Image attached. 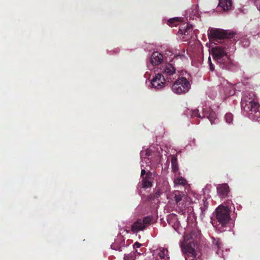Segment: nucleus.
Listing matches in <instances>:
<instances>
[{
    "instance_id": "f257e3e1",
    "label": "nucleus",
    "mask_w": 260,
    "mask_h": 260,
    "mask_svg": "<svg viewBox=\"0 0 260 260\" xmlns=\"http://www.w3.org/2000/svg\"><path fill=\"white\" fill-rule=\"evenodd\" d=\"M160 70L161 73L156 74L151 80L152 86L156 89H161L166 82H172L178 76L176 69L172 63H166L161 67Z\"/></svg>"
},
{
    "instance_id": "f03ea898",
    "label": "nucleus",
    "mask_w": 260,
    "mask_h": 260,
    "mask_svg": "<svg viewBox=\"0 0 260 260\" xmlns=\"http://www.w3.org/2000/svg\"><path fill=\"white\" fill-rule=\"evenodd\" d=\"M241 106L242 109L247 112H249V117L250 118L255 120H258L260 118V112L258 109L259 104L256 99L255 96L253 92L246 93L243 96Z\"/></svg>"
},
{
    "instance_id": "7ed1b4c3",
    "label": "nucleus",
    "mask_w": 260,
    "mask_h": 260,
    "mask_svg": "<svg viewBox=\"0 0 260 260\" xmlns=\"http://www.w3.org/2000/svg\"><path fill=\"white\" fill-rule=\"evenodd\" d=\"M226 49V47H215L212 49V56L220 68L230 70L233 66V63Z\"/></svg>"
},
{
    "instance_id": "20e7f679",
    "label": "nucleus",
    "mask_w": 260,
    "mask_h": 260,
    "mask_svg": "<svg viewBox=\"0 0 260 260\" xmlns=\"http://www.w3.org/2000/svg\"><path fill=\"white\" fill-rule=\"evenodd\" d=\"M197 245V241L193 239L190 234H185L184 235L181 247L185 253L186 260H202L199 256L197 257L195 251Z\"/></svg>"
},
{
    "instance_id": "39448f33",
    "label": "nucleus",
    "mask_w": 260,
    "mask_h": 260,
    "mask_svg": "<svg viewBox=\"0 0 260 260\" xmlns=\"http://www.w3.org/2000/svg\"><path fill=\"white\" fill-rule=\"evenodd\" d=\"M230 213L231 210L226 206L220 205L216 209V218L219 222V225H221L219 227L220 232L225 231L224 228L231 220Z\"/></svg>"
},
{
    "instance_id": "423d86ee",
    "label": "nucleus",
    "mask_w": 260,
    "mask_h": 260,
    "mask_svg": "<svg viewBox=\"0 0 260 260\" xmlns=\"http://www.w3.org/2000/svg\"><path fill=\"white\" fill-rule=\"evenodd\" d=\"M190 87L189 82L185 77H181L176 80L172 89L177 94H181L188 91Z\"/></svg>"
},
{
    "instance_id": "0eeeda50",
    "label": "nucleus",
    "mask_w": 260,
    "mask_h": 260,
    "mask_svg": "<svg viewBox=\"0 0 260 260\" xmlns=\"http://www.w3.org/2000/svg\"><path fill=\"white\" fill-rule=\"evenodd\" d=\"M209 37L213 39L221 40L225 39L224 41L229 42L228 39L233 38L235 35V33L230 32L229 30H222L219 29L212 28L210 30L208 34Z\"/></svg>"
},
{
    "instance_id": "6e6552de",
    "label": "nucleus",
    "mask_w": 260,
    "mask_h": 260,
    "mask_svg": "<svg viewBox=\"0 0 260 260\" xmlns=\"http://www.w3.org/2000/svg\"><path fill=\"white\" fill-rule=\"evenodd\" d=\"M153 219L152 217L147 216L143 219H138L132 225L131 230L134 233H137L140 231H143L147 226L150 224Z\"/></svg>"
},
{
    "instance_id": "1a4fd4ad",
    "label": "nucleus",
    "mask_w": 260,
    "mask_h": 260,
    "mask_svg": "<svg viewBox=\"0 0 260 260\" xmlns=\"http://www.w3.org/2000/svg\"><path fill=\"white\" fill-rule=\"evenodd\" d=\"M153 180V174L149 171L146 173L145 177L143 178L141 183L142 187L147 188L151 187Z\"/></svg>"
},
{
    "instance_id": "9d476101",
    "label": "nucleus",
    "mask_w": 260,
    "mask_h": 260,
    "mask_svg": "<svg viewBox=\"0 0 260 260\" xmlns=\"http://www.w3.org/2000/svg\"><path fill=\"white\" fill-rule=\"evenodd\" d=\"M217 192L218 195L221 198H224L226 197L230 192V188L229 185L226 183L222 184L221 185H219L217 187Z\"/></svg>"
},
{
    "instance_id": "9b49d317",
    "label": "nucleus",
    "mask_w": 260,
    "mask_h": 260,
    "mask_svg": "<svg viewBox=\"0 0 260 260\" xmlns=\"http://www.w3.org/2000/svg\"><path fill=\"white\" fill-rule=\"evenodd\" d=\"M163 60V57L161 53L158 52H154L151 55L150 58V63L153 65L156 66L160 64Z\"/></svg>"
},
{
    "instance_id": "f8f14e48",
    "label": "nucleus",
    "mask_w": 260,
    "mask_h": 260,
    "mask_svg": "<svg viewBox=\"0 0 260 260\" xmlns=\"http://www.w3.org/2000/svg\"><path fill=\"white\" fill-rule=\"evenodd\" d=\"M203 117H207L211 124L215 122L216 120V114L214 112L207 109H203L202 112Z\"/></svg>"
},
{
    "instance_id": "ddd939ff",
    "label": "nucleus",
    "mask_w": 260,
    "mask_h": 260,
    "mask_svg": "<svg viewBox=\"0 0 260 260\" xmlns=\"http://www.w3.org/2000/svg\"><path fill=\"white\" fill-rule=\"evenodd\" d=\"M192 26L188 23L186 24V26L182 27L179 29L178 33L180 34H184L187 37L186 39L190 38L189 34L192 32Z\"/></svg>"
},
{
    "instance_id": "4468645a",
    "label": "nucleus",
    "mask_w": 260,
    "mask_h": 260,
    "mask_svg": "<svg viewBox=\"0 0 260 260\" xmlns=\"http://www.w3.org/2000/svg\"><path fill=\"white\" fill-rule=\"evenodd\" d=\"M218 6L224 11H228L232 8V2L231 0H219Z\"/></svg>"
},
{
    "instance_id": "2eb2a0df",
    "label": "nucleus",
    "mask_w": 260,
    "mask_h": 260,
    "mask_svg": "<svg viewBox=\"0 0 260 260\" xmlns=\"http://www.w3.org/2000/svg\"><path fill=\"white\" fill-rule=\"evenodd\" d=\"M185 113H186V114L187 115L189 114L190 115V117H192V118L195 117H197L200 118H203V115H201L199 113V110H198V109H195V110H190L189 109H187V110H186Z\"/></svg>"
},
{
    "instance_id": "dca6fc26",
    "label": "nucleus",
    "mask_w": 260,
    "mask_h": 260,
    "mask_svg": "<svg viewBox=\"0 0 260 260\" xmlns=\"http://www.w3.org/2000/svg\"><path fill=\"white\" fill-rule=\"evenodd\" d=\"M212 243L213 245L215 246V248H217V251L216 253L217 254H219V250L220 249L221 246H222V243L221 242V240L219 238H215L212 237Z\"/></svg>"
},
{
    "instance_id": "f3484780",
    "label": "nucleus",
    "mask_w": 260,
    "mask_h": 260,
    "mask_svg": "<svg viewBox=\"0 0 260 260\" xmlns=\"http://www.w3.org/2000/svg\"><path fill=\"white\" fill-rule=\"evenodd\" d=\"M183 196L184 194L179 190H175L173 192L174 199L177 204L182 200Z\"/></svg>"
},
{
    "instance_id": "a211bd4d",
    "label": "nucleus",
    "mask_w": 260,
    "mask_h": 260,
    "mask_svg": "<svg viewBox=\"0 0 260 260\" xmlns=\"http://www.w3.org/2000/svg\"><path fill=\"white\" fill-rule=\"evenodd\" d=\"M171 166L172 171L174 173H176L178 171V165L177 163V159L175 156H172L171 158Z\"/></svg>"
},
{
    "instance_id": "6ab92c4d",
    "label": "nucleus",
    "mask_w": 260,
    "mask_h": 260,
    "mask_svg": "<svg viewBox=\"0 0 260 260\" xmlns=\"http://www.w3.org/2000/svg\"><path fill=\"white\" fill-rule=\"evenodd\" d=\"M168 251L167 249L164 248H160L158 250V255L159 256L161 259H164L165 258L166 256L168 259L169 258V257H168L167 254Z\"/></svg>"
},
{
    "instance_id": "aec40b11",
    "label": "nucleus",
    "mask_w": 260,
    "mask_h": 260,
    "mask_svg": "<svg viewBox=\"0 0 260 260\" xmlns=\"http://www.w3.org/2000/svg\"><path fill=\"white\" fill-rule=\"evenodd\" d=\"M136 253H138V255L140 253L138 252L137 250L135 252H132L129 254H125L124 256V260H135L136 257Z\"/></svg>"
},
{
    "instance_id": "412c9836",
    "label": "nucleus",
    "mask_w": 260,
    "mask_h": 260,
    "mask_svg": "<svg viewBox=\"0 0 260 260\" xmlns=\"http://www.w3.org/2000/svg\"><path fill=\"white\" fill-rule=\"evenodd\" d=\"M174 182L176 185H185L187 183L186 180L182 177H178L174 179Z\"/></svg>"
},
{
    "instance_id": "4be33fe9",
    "label": "nucleus",
    "mask_w": 260,
    "mask_h": 260,
    "mask_svg": "<svg viewBox=\"0 0 260 260\" xmlns=\"http://www.w3.org/2000/svg\"><path fill=\"white\" fill-rule=\"evenodd\" d=\"M202 202H203V204H201L200 209H201L202 213L204 214L208 208L209 203H208L207 200L205 198H204L203 199Z\"/></svg>"
},
{
    "instance_id": "5701e85b",
    "label": "nucleus",
    "mask_w": 260,
    "mask_h": 260,
    "mask_svg": "<svg viewBox=\"0 0 260 260\" xmlns=\"http://www.w3.org/2000/svg\"><path fill=\"white\" fill-rule=\"evenodd\" d=\"M180 21L181 19L178 17L171 18L168 21V24L171 26H176Z\"/></svg>"
},
{
    "instance_id": "b1692460",
    "label": "nucleus",
    "mask_w": 260,
    "mask_h": 260,
    "mask_svg": "<svg viewBox=\"0 0 260 260\" xmlns=\"http://www.w3.org/2000/svg\"><path fill=\"white\" fill-rule=\"evenodd\" d=\"M225 119L227 123H231L233 120V115L231 113H226L225 115Z\"/></svg>"
},
{
    "instance_id": "393cba45",
    "label": "nucleus",
    "mask_w": 260,
    "mask_h": 260,
    "mask_svg": "<svg viewBox=\"0 0 260 260\" xmlns=\"http://www.w3.org/2000/svg\"><path fill=\"white\" fill-rule=\"evenodd\" d=\"M111 248L114 249V250L121 251V247L118 246L116 243H113L111 245Z\"/></svg>"
},
{
    "instance_id": "a878e982",
    "label": "nucleus",
    "mask_w": 260,
    "mask_h": 260,
    "mask_svg": "<svg viewBox=\"0 0 260 260\" xmlns=\"http://www.w3.org/2000/svg\"><path fill=\"white\" fill-rule=\"evenodd\" d=\"M208 61L209 62V66H210V70L211 71H213L214 70V67L213 64L211 62V58L210 57H209L208 58Z\"/></svg>"
},
{
    "instance_id": "bb28decb",
    "label": "nucleus",
    "mask_w": 260,
    "mask_h": 260,
    "mask_svg": "<svg viewBox=\"0 0 260 260\" xmlns=\"http://www.w3.org/2000/svg\"><path fill=\"white\" fill-rule=\"evenodd\" d=\"M141 246V244L139 243L138 242H136L133 245L134 248L136 249L139 248Z\"/></svg>"
},
{
    "instance_id": "cd10ccee",
    "label": "nucleus",
    "mask_w": 260,
    "mask_h": 260,
    "mask_svg": "<svg viewBox=\"0 0 260 260\" xmlns=\"http://www.w3.org/2000/svg\"><path fill=\"white\" fill-rule=\"evenodd\" d=\"M145 174H146V171L144 169H142L141 173V176L143 177Z\"/></svg>"
},
{
    "instance_id": "c85d7f7f",
    "label": "nucleus",
    "mask_w": 260,
    "mask_h": 260,
    "mask_svg": "<svg viewBox=\"0 0 260 260\" xmlns=\"http://www.w3.org/2000/svg\"><path fill=\"white\" fill-rule=\"evenodd\" d=\"M256 3L257 8L260 11V1H259L258 3L256 2Z\"/></svg>"
}]
</instances>
